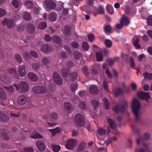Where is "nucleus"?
Here are the masks:
<instances>
[{
  "label": "nucleus",
  "instance_id": "obj_1",
  "mask_svg": "<svg viewBox=\"0 0 152 152\" xmlns=\"http://www.w3.org/2000/svg\"><path fill=\"white\" fill-rule=\"evenodd\" d=\"M6 72L9 76H6L5 73L2 72L0 75V78L4 83L9 84L10 82V77H16V71L15 69L11 68L7 69Z\"/></svg>",
  "mask_w": 152,
  "mask_h": 152
},
{
  "label": "nucleus",
  "instance_id": "obj_2",
  "mask_svg": "<svg viewBox=\"0 0 152 152\" xmlns=\"http://www.w3.org/2000/svg\"><path fill=\"white\" fill-rule=\"evenodd\" d=\"M140 107L139 101L136 99H134L132 102V112L134 114L135 116V121L136 122L139 121L138 113Z\"/></svg>",
  "mask_w": 152,
  "mask_h": 152
},
{
  "label": "nucleus",
  "instance_id": "obj_3",
  "mask_svg": "<svg viewBox=\"0 0 152 152\" xmlns=\"http://www.w3.org/2000/svg\"><path fill=\"white\" fill-rule=\"evenodd\" d=\"M128 106V102L126 100L123 101L122 104L120 106L117 103L112 108L113 110L116 113L120 112L122 114L124 113L126 109Z\"/></svg>",
  "mask_w": 152,
  "mask_h": 152
},
{
  "label": "nucleus",
  "instance_id": "obj_4",
  "mask_svg": "<svg viewBox=\"0 0 152 152\" xmlns=\"http://www.w3.org/2000/svg\"><path fill=\"white\" fill-rule=\"evenodd\" d=\"M75 121L76 124L79 126H83L85 124V118L83 116L78 113L75 115Z\"/></svg>",
  "mask_w": 152,
  "mask_h": 152
},
{
  "label": "nucleus",
  "instance_id": "obj_5",
  "mask_svg": "<svg viewBox=\"0 0 152 152\" xmlns=\"http://www.w3.org/2000/svg\"><path fill=\"white\" fill-rule=\"evenodd\" d=\"M32 90L35 94H45L46 92V89L45 87L41 85L34 86L32 88Z\"/></svg>",
  "mask_w": 152,
  "mask_h": 152
},
{
  "label": "nucleus",
  "instance_id": "obj_6",
  "mask_svg": "<svg viewBox=\"0 0 152 152\" xmlns=\"http://www.w3.org/2000/svg\"><path fill=\"white\" fill-rule=\"evenodd\" d=\"M75 145V141L74 139H71L68 140L65 144L66 148L69 150H72Z\"/></svg>",
  "mask_w": 152,
  "mask_h": 152
},
{
  "label": "nucleus",
  "instance_id": "obj_7",
  "mask_svg": "<svg viewBox=\"0 0 152 152\" xmlns=\"http://www.w3.org/2000/svg\"><path fill=\"white\" fill-rule=\"evenodd\" d=\"M20 89L22 91L26 92L29 89V86L27 83L24 81H21L19 83Z\"/></svg>",
  "mask_w": 152,
  "mask_h": 152
},
{
  "label": "nucleus",
  "instance_id": "obj_8",
  "mask_svg": "<svg viewBox=\"0 0 152 152\" xmlns=\"http://www.w3.org/2000/svg\"><path fill=\"white\" fill-rule=\"evenodd\" d=\"M137 95L140 99L145 100L147 102H149L148 99L150 98L149 93L140 91L137 93Z\"/></svg>",
  "mask_w": 152,
  "mask_h": 152
},
{
  "label": "nucleus",
  "instance_id": "obj_9",
  "mask_svg": "<svg viewBox=\"0 0 152 152\" xmlns=\"http://www.w3.org/2000/svg\"><path fill=\"white\" fill-rule=\"evenodd\" d=\"M2 23L3 25H6L7 27L9 28H11L14 26L13 21L11 19L5 18L2 21Z\"/></svg>",
  "mask_w": 152,
  "mask_h": 152
},
{
  "label": "nucleus",
  "instance_id": "obj_10",
  "mask_svg": "<svg viewBox=\"0 0 152 152\" xmlns=\"http://www.w3.org/2000/svg\"><path fill=\"white\" fill-rule=\"evenodd\" d=\"M53 76L54 81L56 83L59 85H61L62 84V80L57 72H54L53 73Z\"/></svg>",
  "mask_w": 152,
  "mask_h": 152
},
{
  "label": "nucleus",
  "instance_id": "obj_11",
  "mask_svg": "<svg viewBox=\"0 0 152 152\" xmlns=\"http://www.w3.org/2000/svg\"><path fill=\"white\" fill-rule=\"evenodd\" d=\"M45 4L47 8L50 10L54 9L56 7V4L51 0H47Z\"/></svg>",
  "mask_w": 152,
  "mask_h": 152
},
{
  "label": "nucleus",
  "instance_id": "obj_12",
  "mask_svg": "<svg viewBox=\"0 0 152 152\" xmlns=\"http://www.w3.org/2000/svg\"><path fill=\"white\" fill-rule=\"evenodd\" d=\"M27 101L26 96L23 95H20L17 99L18 103L20 105H23L26 104Z\"/></svg>",
  "mask_w": 152,
  "mask_h": 152
},
{
  "label": "nucleus",
  "instance_id": "obj_13",
  "mask_svg": "<svg viewBox=\"0 0 152 152\" xmlns=\"http://www.w3.org/2000/svg\"><path fill=\"white\" fill-rule=\"evenodd\" d=\"M37 147L41 151H44L45 149V146L44 142L42 140H38L36 142Z\"/></svg>",
  "mask_w": 152,
  "mask_h": 152
},
{
  "label": "nucleus",
  "instance_id": "obj_14",
  "mask_svg": "<svg viewBox=\"0 0 152 152\" xmlns=\"http://www.w3.org/2000/svg\"><path fill=\"white\" fill-rule=\"evenodd\" d=\"M9 120V117L4 113L0 111V121L6 123Z\"/></svg>",
  "mask_w": 152,
  "mask_h": 152
},
{
  "label": "nucleus",
  "instance_id": "obj_15",
  "mask_svg": "<svg viewBox=\"0 0 152 152\" xmlns=\"http://www.w3.org/2000/svg\"><path fill=\"white\" fill-rule=\"evenodd\" d=\"M139 39L137 37H134L132 39L133 44L135 48L137 49H140V46L139 44Z\"/></svg>",
  "mask_w": 152,
  "mask_h": 152
},
{
  "label": "nucleus",
  "instance_id": "obj_16",
  "mask_svg": "<svg viewBox=\"0 0 152 152\" xmlns=\"http://www.w3.org/2000/svg\"><path fill=\"white\" fill-rule=\"evenodd\" d=\"M29 79L31 81L36 82L38 80V77L33 72H29L28 74Z\"/></svg>",
  "mask_w": 152,
  "mask_h": 152
},
{
  "label": "nucleus",
  "instance_id": "obj_17",
  "mask_svg": "<svg viewBox=\"0 0 152 152\" xmlns=\"http://www.w3.org/2000/svg\"><path fill=\"white\" fill-rule=\"evenodd\" d=\"M107 120L109 126L111 129H114L116 128L117 125L114 120L112 119L108 118Z\"/></svg>",
  "mask_w": 152,
  "mask_h": 152
},
{
  "label": "nucleus",
  "instance_id": "obj_18",
  "mask_svg": "<svg viewBox=\"0 0 152 152\" xmlns=\"http://www.w3.org/2000/svg\"><path fill=\"white\" fill-rule=\"evenodd\" d=\"M41 50L45 53H48L51 50V48L50 45L48 44L43 45L41 48Z\"/></svg>",
  "mask_w": 152,
  "mask_h": 152
},
{
  "label": "nucleus",
  "instance_id": "obj_19",
  "mask_svg": "<svg viewBox=\"0 0 152 152\" xmlns=\"http://www.w3.org/2000/svg\"><path fill=\"white\" fill-rule=\"evenodd\" d=\"M90 93L93 95H96L98 92V90L96 86L95 85L91 86L89 88Z\"/></svg>",
  "mask_w": 152,
  "mask_h": 152
},
{
  "label": "nucleus",
  "instance_id": "obj_20",
  "mask_svg": "<svg viewBox=\"0 0 152 152\" xmlns=\"http://www.w3.org/2000/svg\"><path fill=\"white\" fill-rule=\"evenodd\" d=\"M77 73L76 72H72L70 74V81L71 82H74L77 79Z\"/></svg>",
  "mask_w": 152,
  "mask_h": 152
},
{
  "label": "nucleus",
  "instance_id": "obj_21",
  "mask_svg": "<svg viewBox=\"0 0 152 152\" xmlns=\"http://www.w3.org/2000/svg\"><path fill=\"white\" fill-rule=\"evenodd\" d=\"M64 107L67 112L70 113L72 111V107L71 104L67 102H64Z\"/></svg>",
  "mask_w": 152,
  "mask_h": 152
},
{
  "label": "nucleus",
  "instance_id": "obj_22",
  "mask_svg": "<svg viewBox=\"0 0 152 152\" xmlns=\"http://www.w3.org/2000/svg\"><path fill=\"white\" fill-rule=\"evenodd\" d=\"M18 71L20 76L23 77L25 74V66L24 65H22L18 67Z\"/></svg>",
  "mask_w": 152,
  "mask_h": 152
},
{
  "label": "nucleus",
  "instance_id": "obj_23",
  "mask_svg": "<svg viewBox=\"0 0 152 152\" xmlns=\"http://www.w3.org/2000/svg\"><path fill=\"white\" fill-rule=\"evenodd\" d=\"M1 133L3 136V137L4 140H8L9 139V137L8 135V132L3 129L0 130Z\"/></svg>",
  "mask_w": 152,
  "mask_h": 152
},
{
  "label": "nucleus",
  "instance_id": "obj_24",
  "mask_svg": "<svg viewBox=\"0 0 152 152\" xmlns=\"http://www.w3.org/2000/svg\"><path fill=\"white\" fill-rule=\"evenodd\" d=\"M103 28L104 32L110 33H112V28L110 25H106V24H105L103 26Z\"/></svg>",
  "mask_w": 152,
  "mask_h": 152
},
{
  "label": "nucleus",
  "instance_id": "obj_25",
  "mask_svg": "<svg viewBox=\"0 0 152 152\" xmlns=\"http://www.w3.org/2000/svg\"><path fill=\"white\" fill-rule=\"evenodd\" d=\"M113 93L115 96L122 94L124 93L123 90L120 88H117L113 91Z\"/></svg>",
  "mask_w": 152,
  "mask_h": 152
},
{
  "label": "nucleus",
  "instance_id": "obj_26",
  "mask_svg": "<svg viewBox=\"0 0 152 152\" xmlns=\"http://www.w3.org/2000/svg\"><path fill=\"white\" fill-rule=\"evenodd\" d=\"M61 72L63 76L64 77H68L70 74L69 69L64 67L61 69Z\"/></svg>",
  "mask_w": 152,
  "mask_h": 152
},
{
  "label": "nucleus",
  "instance_id": "obj_27",
  "mask_svg": "<svg viewBox=\"0 0 152 152\" xmlns=\"http://www.w3.org/2000/svg\"><path fill=\"white\" fill-rule=\"evenodd\" d=\"M121 23L123 25H128L129 23L128 18L126 16L122 17L121 20Z\"/></svg>",
  "mask_w": 152,
  "mask_h": 152
},
{
  "label": "nucleus",
  "instance_id": "obj_28",
  "mask_svg": "<svg viewBox=\"0 0 152 152\" xmlns=\"http://www.w3.org/2000/svg\"><path fill=\"white\" fill-rule=\"evenodd\" d=\"M27 29L29 33H34L35 30L34 26L31 24L30 23L28 24L27 26Z\"/></svg>",
  "mask_w": 152,
  "mask_h": 152
},
{
  "label": "nucleus",
  "instance_id": "obj_29",
  "mask_svg": "<svg viewBox=\"0 0 152 152\" xmlns=\"http://www.w3.org/2000/svg\"><path fill=\"white\" fill-rule=\"evenodd\" d=\"M71 27L68 26H66L65 27L64 30V34L65 35L67 36H69L70 34Z\"/></svg>",
  "mask_w": 152,
  "mask_h": 152
},
{
  "label": "nucleus",
  "instance_id": "obj_30",
  "mask_svg": "<svg viewBox=\"0 0 152 152\" xmlns=\"http://www.w3.org/2000/svg\"><path fill=\"white\" fill-rule=\"evenodd\" d=\"M106 10L107 12L110 14H112L114 12L113 8V6L110 4H107L106 7Z\"/></svg>",
  "mask_w": 152,
  "mask_h": 152
},
{
  "label": "nucleus",
  "instance_id": "obj_31",
  "mask_svg": "<svg viewBox=\"0 0 152 152\" xmlns=\"http://www.w3.org/2000/svg\"><path fill=\"white\" fill-rule=\"evenodd\" d=\"M52 39L54 42L58 44H60L61 42V39L58 36L55 35L53 36Z\"/></svg>",
  "mask_w": 152,
  "mask_h": 152
},
{
  "label": "nucleus",
  "instance_id": "obj_32",
  "mask_svg": "<svg viewBox=\"0 0 152 152\" xmlns=\"http://www.w3.org/2000/svg\"><path fill=\"white\" fill-rule=\"evenodd\" d=\"M91 103L92 106L94 107V109L96 110L99 105V102L98 101L93 99L91 100Z\"/></svg>",
  "mask_w": 152,
  "mask_h": 152
},
{
  "label": "nucleus",
  "instance_id": "obj_33",
  "mask_svg": "<svg viewBox=\"0 0 152 152\" xmlns=\"http://www.w3.org/2000/svg\"><path fill=\"white\" fill-rule=\"evenodd\" d=\"M96 56L97 61H101L103 60V56L100 53L97 52L96 53Z\"/></svg>",
  "mask_w": 152,
  "mask_h": 152
},
{
  "label": "nucleus",
  "instance_id": "obj_34",
  "mask_svg": "<svg viewBox=\"0 0 152 152\" xmlns=\"http://www.w3.org/2000/svg\"><path fill=\"white\" fill-rule=\"evenodd\" d=\"M48 130L51 133L52 136H54L57 133L60 132L59 128L58 127L53 129H49Z\"/></svg>",
  "mask_w": 152,
  "mask_h": 152
},
{
  "label": "nucleus",
  "instance_id": "obj_35",
  "mask_svg": "<svg viewBox=\"0 0 152 152\" xmlns=\"http://www.w3.org/2000/svg\"><path fill=\"white\" fill-rule=\"evenodd\" d=\"M56 18V14L54 12H52L50 14L49 19L51 21H55Z\"/></svg>",
  "mask_w": 152,
  "mask_h": 152
},
{
  "label": "nucleus",
  "instance_id": "obj_36",
  "mask_svg": "<svg viewBox=\"0 0 152 152\" xmlns=\"http://www.w3.org/2000/svg\"><path fill=\"white\" fill-rule=\"evenodd\" d=\"M38 28L41 29H45L47 26V24L45 22H41L38 24Z\"/></svg>",
  "mask_w": 152,
  "mask_h": 152
},
{
  "label": "nucleus",
  "instance_id": "obj_37",
  "mask_svg": "<svg viewBox=\"0 0 152 152\" xmlns=\"http://www.w3.org/2000/svg\"><path fill=\"white\" fill-rule=\"evenodd\" d=\"M25 5L28 9H31L33 7V3L31 0H27L25 2Z\"/></svg>",
  "mask_w": 152,
  "mask_h": 152
},
{
  "label": "nucleus",
  "instance_id": "obj_38",
  "mask_svg": "<svg viewBox=\"0 0 152 152\" xmlns=\"http://www.w3.org/2000/svg\"><path fill=\"white\" fill-rule=\"evenodd\" d=\"M103 101L104 104L105 108L106 110H108L110 108V103L107 99L105 98H104Z\"/></svg>",
  "mask_w": 152,
  "mask_h": 152
},
{
  "label": "nucleus",
  "instance_id": "obj_39",
  "mask_svg": "<svg viewBox=\"0 0 152 152\" xmlns=\"http://www.w3.org/2000/svg\"><path fill=\"white\" fill-rule=\"evenodd\" d=\"M145 78H147V80H152V74L149 73L147 72L143 74Z\"/></svg>",
  "mask_w": 152,
  "mask_h": 152
},
{
  "label": "nucleus",
  "instance_id": "obj_40",
  "mask_svg": "<svg viewBox=\"0 0 152 152\" xmlns=\"http://www.w3.org/2000/svg\"><path fill=\"white\" fill-rule=\"evenodd\" d=\"M52 148L54 152H58L61 149V147L59 145H53Z\"/></svg>",
  "mask_w": 152,
  "mask_h": 152
},
{
  "label": "nucleus",
  "instance_id": "obj_41",
  "mask_svg": "<svg viewBox=\"0 0 152 152\" xmlns=\"http://www.w3.org/2000/svg\"><path fill=\"white\" fill-rule=\"evenodd\" d=\"M85 147V143L84 142H82L78 145L77 150V151H79L83 150Z\"/></svg>",
  "mask_w": 152,
  "mask_h": 152
},
{
  "label": "nucleus",
  "instance_id": "obj_42",
  "mask_svg": "<svg viewBox=\"0 0 152 152\" xmlns=\"http://www.w3.org/2000/svg\"><path fill=\"white\" fill-rule=\"evenodd\" d=\"M104 44L107 48H110L112 45V41L109 39H106L105 40Z\"/></svg>",
  "mask_w": 152,
  "mask_h": 152
},
{
  "label": "nucleus",
  "instance_id": "obj_43",
  "mask_svg": "<svg viewBox=\"0 0 152 152\" xmlns=\"http://www.w3.org/2000/svg\"><path fill=\"white\" fill-rule=\"evenodd\" d=\"M31 137L33 139L42 137V136L38 133L36 132H33L31 135Z\"/></svg>",
  "mask_w": 152,
  "mask_h": 152
},
{
  "label": "nucleus",
  "instance_id": "obj_44",
  "mask_svg": "<svg viewBox=\"0 0 152 152\" xmlns=\"http://www.w3.org/2000/svg\"><path fill=\"white\" fill-rule=\"evenodd\" d=\"M79 106L80 109L82 110H84L87 109L86 104L83 102H80L79 104Z\"/></svg>",
  "mask_w": 152,
  "mask_h": 152
},
{
  "label": "nucleus",
  "instance_id": "obj_45",
  "mask_svg": "<svg viewBox=\"0 0 152 152\" xmlns=\"http://www.w3.org/2000/svg\"><path fill=\"white\" fill-rule=\"evenodd\" d=\"M82 71L86 77L88 76L89 75V70L88 68L86 66H83L82 68Z\"/></svg>",
  "mask_w": 152,
  "mask_h": 152
},
{
  "label": "nucleus",
  "instance_id": "obj_46",
  "mask_svg": "<svg viewBox=\"0 0 152 152\" xmlns=\"http://www.w3.org/2000/svg\"><path fill=\"white\" fill-rule=\"evenodd\" d=\"M23 18L26 20H29L31 19V17L29 13L25 12L23 15Z\"/></svg>",
  "mask_w": 152,
  "mask_h": 152
},
{
  "label": "nucleus",
  "instance_id": "obj_47",
  "mask_svg": "<svg viewBox=\"0 0 152 152\" xmlns=\"http://www.w3.org/2000/svg\"><path fill=\"white\" fill-rule=\"evenodd\" d=\"M96 11L98 14H103L104 13V9L103 6L102 5L99 6Z\"/></svg>",
  "mask_w": 152,
  "mask_h": 152
},
{
  "label": "nucleus",
  "instance_id": "obj_48",
  "mask_svg": "<svg viewBox=\"0 0 152 152\" xmlns=\"http://www.w3.org/2000/svg\"><path fill=\"white\" fill-rule=\"evenodd\" d=\"M82 47L84 50L87 51L89 49V45L86 42H83L82 44Z\"/></svg>",
  "mask_w": 152,
  "mask_h": 152
},
{
  "label": "nucleus",
  "instance_id": "obj_49",
  "mask_svg": "<svg viewBox=\"0 0 152 152\" xmlns=\"http://www.w3.org/2000/svg\"><path fill=\"white\" fill-rule=\"evenodd\" d=\"M98 133L100 135H105L106 133L105 130L102 128H100L97 130Z\"/></svg>",
  "mask_w": 152,
  "mask_h": 152
},
{
  "label": "nucleus",
  "instance_id": "obj_50",
  "mask_svg": "<svg viewBox=\"0 0 152 152\" xmlns=\"http://www.w3.org/2000/svg\"><path fill=\"white\" fill-rule=\"evenodd\" d=\"M15 57L17 61L19 63L22 62V59L20 56L18 54H16L15 55Z\"/></svg>",
  "mask_w": 152,
  "mask_h": 152
},
{
  "label": "nucleus",
  "instance_id": "obj_51",
  "mask_svg": "<svg viewBox=\"0 0 152 152\" xmlns=\"http://www.w3.org/2000/svg\"><path fill=\"white\" fill-rule=\"evenodd\" d=\"M50 117L52 120H56L58 118V115L57 114L55 113H52L50 115Z\"/></svg>",
  "mask_w": 152,
  "mask_h": 152
},
{
  "label": "nucleus",
  "instance_id": "obj_52",
  "mask_svg": "<svg viewBox=\"0 0 152 152\" xmlns=\"http://www.w3.org/2000/svg\"><path fill=\"white\" fill-rule=\"evenodd\" d=\"M129 64L131 68L134 69L135 66V63L134 59L131 57L129 58Z\"/></svg>",
  "mask_w": 152,
  "mask_h": 152
},
{
  "label": "nucleus",
  "instance_id": "obj_53",
  "mask_svg": "<svg viewBox=\"0 0 152 152\" xmlns=\"http://www.w3.org/2000/svg\"><path fill=\"white\" fill-rule=\"evenodd\" d=\"M77 84L76 83H74L71 84L70 86V88L72 92H75L77 89Z\"/></svg>",
  "mask_w": 152,
  "mask_h": 152
},
{
  "label": "nucleus",
  "instance_id": "obj_54",
  "mask_svg": "<svg viewBox=\"0 0 152 152\" xmlns=\"http://www.w3.org/2000/svg\"><path fill=\"white\" fill-rule=\"evenodd\" d=\"M103 87L104 89L107 92L109 93V91L108 90V85L107 83L105 81H104L103 82Z\"/></svg>",
  "mask_w": 152,
  "mask_h": 152
},
{
  "label": "nucleus",
  "instance_id": "obj_55",
  "mask_svg": "<svg viewBox=\"0 0 152 152\" xmlns=\"http://www.w3.org/2000/svg\"><path fill=\"white\" fill-rule=\"evenodd\" d=\"M42 63L44 65H46L50 62L49 59L47 58L44 57L41 60Z\"/></svg>",
  "mask_w": 152,
  "mask_h": 152
},
{
  "label": "nucleus",
  "instance_id": "obj_56",
  "mask_svg": "<svg viewBox=\"0 0 152 152\" xmlns=\"http://www.w3.org/2000/svg\"><path fill=\"white\" fill-rule=\"evenodd\" d=\"M24 152H33L34 150L32 147H27L24 148Z\"/></svg>",
  "mask_w": 152,
  "mask_h": 152
},
{
  "label": "nucleus",
  "instance_id": "obj_57",
  "mask_svg": "<svg viewBox=\"0 0 152 152\" xmlns=\"http://www.w3.org/2000/svg\"><path fill=\"white\" fill-rule=\"evenodd\" d=\"M4 88L7 90L9 93H12L14 91V88L12 86L5 87Z\"/></svg>",
  "mask_w": 152,
  "mask_h": 152
},
{
  "label": "nucleus",
  "instance_id": "obj_58",
  "mask_svg": "<svg viewBox=\"0 0 152 152\" xmlns=\"http://www.w3.org/2000/svg\"><path fill=\"white\" fill-rule=\"evenodd\" d=\"M60 57L63 59H66L67 58V55L66 52L64 51H62L60 53Z\"/></svg>",
  "mask_w": 152,
  "mask_h": 152
},
{
  "label": "nucleus",
  "instance_id": "obj_59",
  "mask_svg": "<svg viewBox=\"0 0 152 152\" xmlns=\"http://www.w3.org/2000/svg\"><path fill=\"white\" fill-rule=\"evenodd\" d=\"M12 4L16 8H18L20 5L19 3L17 0H13Z\"/></svg>",
  "mask_w": 152,
  "mask_h": 152
},
{
  "label": "nucleus",
  "instance_id": "obj_60",
  "mask_svg": "<svg viewBox=\"0 0 152 152\" xmlns=\"http://www.w3.org/2000/svg\"><path fill=\"white\" fill-rule=\"evenodd\" d=\"M88 38L90 41L92 42L94 40L95 37L93 34H90L88 35Z\"/></svg>",
  "mask_w": 152,
  "mask_h": 152
},
{
  "label": "nucleus",
  "instance_id": "obj_61",
  "mask_svg": "<svg viewBox=\"0 0 152 152\" xmlns=\"http://www.w3.org/2000/svg\"><path fill=\"white\" fill-rule=\"evenodd\" d=\"M23 56L24 58L26 60L30 59L31 58L30 55L28 52H25Z\"/></svg>",
  "mask_w": 152,
  "mask_h": 152
},
{
  "label": "nucleus",
  "instance_id": "obj_62",
  "mask_svg": "<svg viewBox=\"0 0 152 152\" xmlns=\"http://www.w3.org/2000/svg\"><path fill=\"white\" fill-rule=\"evenodd\" d=\"M66 65L68 68H71L73 65V63L71 61H69L66 63Z\"/></svg>",
  "mask_w": 152,
  "mask_h": 152
},
{
  "label": "nucleus",
  "instance_id": "obj_63",
  "mask_svg": "<svg viewBox=\"0 0 152 152\" xmlns=\"http://www.w3.org/2000/svg\"><path fill=\"white\" fill-rule=\"evenodd\" d=\"M13 17L14 20H16L19 19L20 18V16L17 13H15L13 15Z\"/></svg>",
  "mask_w": 152,
  "mask_h": 152
},
{
  "label": "nucleus",
  "instance_id": "obj_64",
  "mask_svg": "<svg viewBox=\"0 0 152 152\" xmlns=\"http://www.w3.org/2000/svg\"><path fill=\"white\" fill-rule=\"evenodd\" d=\"M74 56L75 58L77 60L80 58L81 56V54L79 52H75Z\"/></svg>",
  "mask_w": 152,
  "mask_h": 152
}]
</instances>
